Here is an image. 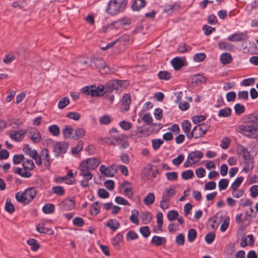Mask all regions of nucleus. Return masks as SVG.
<instances>
[{
	"mask_svg": "<svg viewBox=\"0 0 258 258\" xmlns=\"http://www.w3.org/2000/svg\"><path fill=\"white\" fill-rule=\"evenodd\" d=\"M128 37L127 36H123L121 38L119 39H117V40L112 41L109 43H108L105 47H102L101 49L103 50H107L111 47H112L117 41H121L122 40H128Z\"/></svg>",
	"mask_w": 258,
	"mask_h": 258,
	"instance_id": "4c0bfd02",
	"label": "nucleus"
},
{
	"mask_svg": "<svg viewBox=\"0 0 258 258\" xmlns=\"http://www.w3.org/2000/svg\"><path fill=\"white\" fill-rule=\"evenodd\" d=\"M36 230L39 233L44 234L47 233L50 231H51V230L48 228L44 227V224L43 223L38 224L36 226Z\"/></svg>",
	"mask_w": 258,
	"mask_h": 258,
	"instance_id": "79ce46f5",
	"label": "nucleus"
},
{
	"mask_svg": "<svg viewBox=\"0 0 258 258\" xmlns=\"http://www.w3.org/2000/svg\"><path fill=\"white\" fill-rule=\"evenodd\" d=\"M40 156L44 161V164L46 167H49L51 164V158L49 151L46 148L43 149L40 153Z\"/></svg>",
	"mask_w": 258,
	"mask_h": 258,
	"instance_id": "f3484780",
	"label": "nucleus"
},
{
	"mask_svg": "<svg viewBox=\"0 0 258 258\" xmlns=\"http://www.w3.org/2000/svg\"><path fill=\"white\" fill-rule=\"evenodd\" d=\"M26 170H24V171H23L22 168L19 167H14L13 168V171L15 173L23 177L29 178L31 176V173Z\"/></svg>",
	"mask_w": 258,
	"mask_h": 258,
	"instance_id": "bb28decb",
	"label": "nucleus"
},
{
	"mask_svg": "<svg viewBox=\"0 0 258 258\" xmlns=\"http://www.w3.org/2000/svg\"><path fill=\"white\" fill-rule=\"evenodd\" d=\"M66 116L74 120H78L81 117V114L76 112H70L67 114Z\"/></svg>",
	"mask_w": 258,
	"mask_h": 258,
	"instance_id": "5fc2aeb1",
	"label": "nucleus"
},
{
	"mask_svg": "<svg viewBox=\"0 0 258 258\" xmlns=\"http://www.w3.org/2000/svg\"><path fill=\"white\" fill-rule=\"evenodd\" d=\"M220 59L223 65H226L230 63L232 61L233 58L230 53H223L220 55Z\"/></svg>",
	"mask_w": 258,
	"mask_h": 258,
	"instance_id": "412c9836",
	"label": "nucleus"
},
{
	"mask_svg": "<svg viewBox=\"0 0 258 258\" xmlns=\"http://www.w3.org/2000/svg\"><path fill=\"white\" fill-rule=\"evenodd\" d=\"M166 242V238L158 236H154L151 240V243L156 246H160L165 244Z\"/></svg>",
	"mask_w": 258,
	"mask_h": 258,
	"instance_id": "a878e982",
	"label": "nucleus"
},
{
	"mask_svg": "<svg viewBox=\"0 0 258 258\" xmlns=\"http://www.w3.org/2000/svg\"><path fill=\"white\" fill-rule=\"evenodd\" d=\"M83 92L92 96H102L106 92L103 86L96 87L95 86H86L83 88Z\"/></svg>",
	"mask_w": 258,
	"mask_h": 258,
	"instance_id": "39448f33",
	"label": "nucleus"
},
{
	"mask_svg": "<svg viewBox=\"0 0 258 258\" xmlns=\"http://www.w3.org/2000/svg\"><path fill=\"white\" fill-rule=\"evenodd\" d=\"M75 134L72 137V139L79 140L82 138L85 135V131L82 127H78L74 130Z\"/></svg>",
	"mask_w": 258,
	"mask_h": 258,
	"instance_id": "c85d7f7f",
	"label": "nucleus"
},
{
	"mask_svg": "<svg viewBox=\"0 0 258 258\" xmlns=\"http://www.w3.org/2000/svg\"><path fill=\"white\" fill-rule=\"evenodd\" d=\"M178 216L179 214L178 212L173 210L169 211L167 215V219L170 221L175 220L178 218Z\"/></svg>",
	"mask_w": 258,
	"mask_h": 258,
	"instance_id": "a18cd8bd",
	"label": "nucleus"
},
{
	"mask_svg": "<svg viewBox=\"0 0 258 258\" xmlns=\"http://www.w3.org/2000/svg\"><path fill=\"white\" fill-rule=\"evenodd\" d=\"M5 209V210L9 213H12L15 211L14 205L11 202V201L9 199H7L6 201Z\"/></svg>",
	"mask_w": 258,
	"mask_h": 258,
	"instance_id": "3c124183",
	"label": "nucleus"
},
{
	"mask_svg": "<svg viewBox=\"0 0 258 258\" xmlns=\"http://www.w3.org/2000/svg\"><path fill=\"white\" fill-rule=\"evenodd\" d=\"M184 156L181 154L172 160V163L176 166L179 165L183 161Z\"/></svg>",
	"mask_w": 258,
	"mask_h": 258,
	"instance_id": "338daca9",
	"label": "nucleus"
},
{
	"mask_svg": "<svg viewBox=\"0 0 258 258\" xmlns=\"http://www.w3.org/2000/svg\"><path fill=\"white\" fill-rule=\"evenodd\" d=\"M158 77L160 80H169L171 78L170 73L167 71H160L158 73Z\"/></svg>",
	"mask_w": 258,
	"mask_h": 258,
	"instance_id": "ea45409f",
	"label": "nucleus"
},
{
	"mask_svg": "<svg viewBox=\"0 0 258 258\" xmlns=\"http://www.w3.org/2000/svg\"><path fill=\"white\" fill-rule=\"evenodd\" d=\"M70 101L68 98L64 97L60 99L58 103V107L59 109H63L69 104Z\"/></svg>",
	"mask_w": 258,
	"mask_h": 258,
	"instance_id": "8fccbe9b",
	"label": "nucleus"
},
{
	"mask_svg": "<svg viewBox=\"0 0 258 258\" xmlns=\"http://www.w3.org/2000/svg\"><path fill=\"white\" fill-rule=\"evenodd\" d=\"M100 161L97 158H89L81 163L91 170L95 169L99 164Z\"/></svg>",
	"mask_w": 258,
	"mask_h": 258,
	"instance_id": "4468645a",
	"label": "nucleus"
},
{
	"mask_svg": "<svg viewBox=\"0 0 258 258\" xmlns=\"http://www.w3.org/2000/svg\"><path fill=\"white\" fill-rule=\"evenodd\" d=\"M79 175L81 176L83 178L87 181L91 180L92 178V174L90 170L91 169L85 166V164H80L79 166Z\"/></svg>",
	"mask_w": 258,
	"mask_h": 258,
	"instance_id": "9b49d317",
	"label": "nucleus"
},
{
	"mask_svg": "<svg viewBox=\"0 0 258 258\" xmlns=\"http://www.w3.org/2000/svg\"><path fill=\"white\" fill-rule=\"evenodd\" d=\"M165 176L169 181L176 180L178 178V174L176 172H167L165 174Z\"/></svg>",
	"mask_w": 258,
	"mask_h": 258,
	"instance_id": "4d7b16f0",
	"label": "nucleus"
},
{
	"mask_svg": "<svg viewBox=\"0 0 258 258\" xmlns=\"http://www.w3.org/2000/svg\"><path fill=\"white\" fill-rule=\"evenodd\" d=\"M239 132L242 135L251 138L256 137L258 131V119L255 116L249 117L248 121L245 124L239 126Z\"/></svg>",
	"mask_w": 258,
	"mask_h": 258,
	"instance_id": "f257e3e1",
	"label": "nucleus"
},
{
	"mask_svg": "<svg viewBox=\"0 0 258 258\" xmlns=\"http://www.w3.org/2000/svg\"><path fill=\"white\" fill-rule=\"evenodd\" d=\"M69 145L64 142H56L54 143L53 152L56 158H58L66 153Z\"/></svg>",
	"mask_w": 258,
	"mask_h": 258,
	"instance_id": "423d86ee",
	"label": "nucleus"
},
{
	"mask_svg": "<svg viewBox=\"0 0 258 258\" xmlns=\"http://www.w3.org/2000/svg\"><path fill=\"white\" fill-rule=\"evenodd\" d=\"M123 188L124 195L128 198H133L134 196V192H133V185H130L127 187H123Z\"/></svg>",
	"mask_w": 258,
	"mask_h": 258,
	"instance_id": "49530a36",
	"label": "nucleus"
},
{
	"mask_svg": "<svg viewBox=\"0 0 258 258\" xmlns=\"http://www.w3.org/2000/svg\"><path fill=\"white\" fill-rule=\"evenodd\" d=\"M208 128L209 126L204 123L196 126L191 132L192 138L197 139L203 136L206 133Z\"/></svg>",
	"mask_w": 258,
	"mask_h": 258,
	"instance_id": "6e6552de",
	"label": "nucleus"
},
{
	"mask_svg": "<svg viewBox=\"0 0 258 258\" xmlns=\"http://www.w3.org/2000/svg\"><path fill=\"white\" fill-rule=\"evenodd\" d=\"M84 146V143L82 141H79L77 143V145L76 147L72 148V152L73 154H77L83 149Z\"/></svg>",
	"mask_w": 258,
	"mask_h": 258,
	"instance_id": "a19ab883",
	"label": "nucleus"
},
{
	"mask_svg": "<svg viewBox=\"0 0 258 258\" xmlns=\"http://www.w3.org/2000/svg\"><path fill=\"white\" fill-rule=\"evenodd\" d=\"M48 131L54 136H58L60 134V129L55 124L50 125L48 127Z\"/></svg>",
	"mask_w": 258,
	"mask_h": 258,
	"instance_id": "c03bdc74",
	"label": "nucleus"
},
{
	"mask_svg": "<svg viewBox=\"0 0 258 258\" xmlns=\"http://www.w3.org/2000/svg\"><path fill=\"white\" fill-rule=\"evenodd\" d=\"M194 175V172L191 170H187L182 172L181 176L184 180H188L191 178Z\"/></svg>",
	"mask_w": 258,
	"mask_h": 258,
	"instance_id": "864d4df0",
	"label": "nucleus"
},
{
	"mask_svg": "<svg viewBox=\"0 0 258 258\" xmlns=\"http://www.w3.org/2000/svg\"><path fill=\"white\" fill-rule=\"evenodd\" d=\"M157 218V223L158 227L159 228V229L161 231L162 228V225L163 223V214L161 212L158 213L156 216Z\"/></svg>",
	"mask_w": 258,
	"mask_h": 258,
	"instance_id": "680f3d73",
	"label": "nucleus"
},
{
	"mask_svg": "<svg viewBox=\"0 0 258 258\" xmlns=\"http://www.w3.org/2000/svg\"><path fill=\"white\" fill-rule=\"evenodd\" d=\"M191 48L190 46L184 43H180L177 48L178 52L180 53H185L190 51Z\"/></svg>",
	"mask_w": 258,
	"mask_h": 258,
	"instance_id": "72a5a7b5",
	"label": "nucleus"
},
{
	"mask_svg": "<svg viewBox=\"0 0 258 258\" xmlns=\"http://www.w3.org/2000/svg\"><path fill=\"white\" fill-rule=\"evenodd\" d=\"M215 238V233L213 232H210L205 236V240L208 244H210L214 240Z\"/></svg>",
	"mask_w": 258,
	"mask_h": 258,
	"instance_id": "774afa93",
	"label": "nucleus"
},
{
	"mask_svg": "<svg viewBox=\"0 0 258 258\" xmlns=\"http://www.w3.org/2000/svg\"><path fill=\"white\" fill-rule=\"evenodd\" d=\"M228 185V181L227 179H222L219 181L218 186L220 190L225 189Z\"/></svg>",
	"mask_w": 258,
	"mask_h": 258,
	"instance_id": "13d9d810",
	"label": "nucleus"
},
{
	"mask_svg": "<svg viewBox=\"0 0 258 258\" xmlns=\"http://www.w3.org/2000/svg\"><path fill=\"white\" fill-rule=\"evenodd\" d=\"M60 205L63 210H71L75 207V203L73 200L67 199L61 202Z\"/></svg>",
	"mask_w": 258,
	"mask_h": 258,
	"instance_id": "6ab92c4d",
	"label": "nucleus"
},
{
	"mask_svg": "<svg viewBox=\"0 0 258 258\" xmlns=\"http://www.w3.org/2000/svg\"><path fill=\"white\" fill-rule=\"evenodd\" d=\"M109 87L112 90H118L119 86H121V81L114 80L110 82L108 84Z\"/></svg>",
	"mask_w": 258,
	"mask_h": 258,
	"instance_id": "09e8293b",
	"label": "nucleus"
},
{
	"mask_svg": "<svg viewBox=\"0 0 258 258\" xmlns=\"http://www.w3.org/2000/svg\"><path fill=\"white\" fill-rule=\"evenodd\" d=\"M106 226L109 227L112 231H115L118 228L120 224L116 219H109L107 222Z\"/></svg>",
	"mask_w": 258,
	"mask_h": 258,
	"instance_id": "cd10ccee",
	"label": "nucleus"
},
{
	"mask_svg": "<svg viewBox=\"0 0 258 258\" xmlns=\"http://www.w3.org/2000/svg\"><path fill=\"white\" fill-rule=\"evenodd\" d=\"M52 190L53 193L58 196H62L64 194L63 188L60 186H54L52 187Z\"/></svg>",
	"mask_w": 258,
	"mask_h": 258,
	"instance_id": "bf43d9fd",
	"label": "nucleus"
},
{
	"mask_svg": "<svg viewBox=\"0 0 258 258\" xmlns=\"http://www.w3.org/2000/svg\"><path fill=\"white\" fill-rule=\"evenodd\" d=\"M138 234L134 231H130L126 235V238L127 241L134 240L138 238Z\"/></svg>",
	"mask_w": 258,
	"mask_h": 258,
	"instance_id": "0e129e2a",
	"label": "nucleus"
},
{
	"mask_svg": "<svg viewBox=\"0 0 258 258\" xmlns=\"http://www.w3.org/2000/svg\"><path fill=\"white\" fill-rule=\"evenodd\" d=\"M117 166L111 165L106 167L104 165H101L99 167L100 172L107 177H113L117 172Z\"/></svg>",
	"mask_w": 258,
	"mask_h": 258,
	"instance_id": "9d476101",
	"label": "nucleus"
},
{
	"mask_svg": "<svg viewBox=\"0 0 258 258\" xmlns=\"http://www.w3.org/2000/svg\"><path fill=\"white\" fill-rule=\"evenodd\" d=\"M140 232L144 237H148L150 234V231L148 226L141 227Z\"/></svg>",
	"mask_w": 258,
	"mask_h": 258,
	"instance_id": "69168bd1",
	"label": "nucleus"
},
{
	"mask_svg": "<svg viewBox=\"0 0 258 258\" xmlns=\"http://www.w3.org/2000/svg\"><path fill=\"white\" fill-rule=\"evenodd\" d=\"M90 65L92 68H96L100 71L102 70L103 71V73H107L110 71L109 68L106 66L105 62L101 57L92 59L91 61Z\"/></svg>",
	"mask_w": 258,
	"mask_h": 258,
	"instance_id": "0eeeda50",
	"label": "nucleus"
},
{
	"mask_svg": "<svg viewBox=\"0 0 258 258\" xmlns=\"http://www.w3.org/2000/svg\"><path fill=\"white\" fill-rule=\"evenodd\" d=\"M140 218L143 221L144 224H148L152 220V215L150 212L146 211V212H142L140 213Z\"/></svg>",
	"mask_w": 258,
	"mask_h": 258,
	"instance_id": "393cba45",
	"label": "nucleus"
},
{
	"mask_svg": "<svg viewBox=\"0 0 258 258\" xmlns=\"http://www.w3.org/2000/svg\"><path fill=\"white\" fill-rule=\"evenodd\" d=\"M243 180V177L242 176L237 177L231 185V188L232 190H237L242 182Z\"/></svg>",
	"mask_w": 258,
	"mask_h": 258,
	"instance_id": "e433bc0d",
	"label": "nucleus"
},
{
	"mask_svg": "<svg viewBox=\"0 0 258 258\" xmlns=\"http://www.w3.org/2000/svg\"><path fill=\"white\" fill-rule=\"evenodd\" d=\"M155 197L153 193H149L144 199V203L147 206L152 204L155 201Z\"/></svg>",
	"mask_w": 258,
	"mask_h": 258,
	"instance_id": "7c9ffc66",
	"label": "nucleus"
},
{
	"mask_svg": "<svg viewBox=\"0 0 258 258\" xmlns=\"http://www.w3.org/2000/svg\"><path fill=\"white\" fill-rule=\"evenodd\" d=\"M172 64L175 70H179L184 66L183 61L179 57H176L171 60Z\"/></svg>",
	"mask_w": 258,
	"mask_h": 258,
	"instance_id": "5701e85b",
	"label": "nucleus"
},
{
	"mask_svg": "<svg viewBox=\"0 0 258 258\" xmlns=\"http://www.w3.org/2000/svg\"><path fill=\"white\" fill-rule=\"evenodd\" d=\"M27 243L31 246V249L33 251L37 250L40 247L39 243L34 239H28Z\"/></svg>",
	"mask_w": 258,
	"mask_h": 258,
	"instance_id": "f704fd0d",
	"label": "nucleus"
},
{
	"mask_svg": "<svg viewBox=\"0 0 258 258\" xmlns=\"http://www.w3.org/2000/svg\"><path fill=\"white\" fill-rule=\"evenodd\" d=\"M197 231L194 229H190L187 233V239L189 242H192L195 240L197 237Z\"/></svg>",
	"mask_w": 258,
	"mask_h": 258,
	"instance_id": "de8ad7c7",
	"label": "nucleus"
},
{
	"mask_svg": "<svg viewBox=\"0 0 258 258\" xmlns=\"http://www.w3.org/2000/svg\"><path fill=\"white\" fill-rule=\"evenodd\" d=\"M206 78L201 75H196L191 78V82L192 84H200L205 83Z\"/></svg>",
	"mask_w": 258,
	"mask_h": 258,
	"instance_id": "4be33fe9",
	"label": "nucleus"
},
{
	"mask_svg": "<svg viewBox=\"0 0 258 258\" xmlns=\"http://www.w3.org/2000/svg\"><path fill=\"white\" fill-rule=\"evenodd\" d=\"M100 207L98 202H95L94 203L90 209V213L92 215L96 216L99 214L100 212Z\"/></svg>",
	"mask_w": 258,
	"mask_h": 258,
	"instance_id": "473e14b6",
	"label": "nucleus"
},
{
	"mask_svg": "<svg viewBox=\"0 0 258 258\" xmlns=\"http://www.w3.org/2000/svg\"><path fill=\"white\" fill-rule=\"evenodd\" d=\"M122 239L123 235L121 233H118L112 240V244L114 246H117L121 242Z\"/></svg>",
	"mask_w": 258,
	"mask_h": 258,
	"instance_id": "6e6d98bb",
	"label": "nucleus"
},
{
	"mask_svg": "<svg viewBox=\"0 0 258 258\" xmlns=\"http://www.w3.org/2000/svg\"><path fill=\"white\" fill-rule=\"evenodd\" d=\"M42 210L45 214H51L54 210V206L50 204H46L43 207Z\"/></svg>",
	"mask_w": 258,
	"mask_h": 258,
	"instance_id": "37998d69",
	"label": "nucleus"
},
{
	"mask_svg": "<svg viewBox=\"0 0 258 258\" xmlns=\"http://www.w3.org/2000/svg\"><path fill=\"white\" fill-rule=\"evenodd\" d=\"M36 195L35 188L31 187L27 188L24 191L17 192L15 198L18 202L25 205L30 203L35 198Z\"/></svg>",
	"mask_w": 258,
	"mask_h": 258,
	"instance_id": "7ed1b4c3",
	"label": "nucleus"
},
{
	"mask_svg": "<svg viewBox=\"0 0 258 258\" xmlns=\"http://www.w3.org/2000/svg\"><path fill=\"white\" fill-rule=\"evenodd\" d=\"M22 166L24 170H32L35 167L34 163L32 160L27 159L24 161Z\"/></svg>",
	"mask_w": 258,
	"mask_h": 258,
	"instance_id": "2f4dec72",
	"label": "nucleus"
},
{
	"mask_svg": "<svg viewBox=\"0 0 258 258\" xmlns=\"http://www.w3.org/2000/svg\"><path fill=\"white\" fill-rule=\"evenodd\" d=\"M146 5L145 0H135L132 7L134 11H138L144 8Z\"/></svg>",
	"mask_w": 258,
	"mask_h": 258,
	"instance_id": "b1692460",
	"label": "nucleus"
},
{
	"mask_svg": "<svg viewBox=\"0 0 258 258\" xmlns=\"http://www.w3.org/2000/svg\"><path fill=\"white\" fill-rule=\"evenodd\" d=\"M26 133V131L24 130H20L18 131H13L10 133L11 138L17 142L22 141Z\"/></svg>",
	"mask_w": 258,
	"mask_h": 258,
	"instance_id": "f8f14e48",
	"label": "nucleus"
},
{
	"mask_svg": "<svg viewBox=\"0 0 258 258\" xmlns=\"http://www.w3.org/2000/svg\"><path fill=\"white\" fill-rule=\"evenodd\" d=\"M139 215V211L136 209H134L132 211V215L130 217V220L136 224H138L139 221L138 219V216Z\"/></svg>",
	"mask_w": 258,
	"mask_h": 258,
	"instance_id": "c9c22d12",
	"label": "nucleus"
},
{
	"mask_svg": "<svg viewBox=\"0 0 258 258\" xmlns=\"http://www.w3.org/2000/svg\"><path fill=\"white\" fill-rule=\"evenodd\" d=\"M231 113V110L229 107H226L224 109H221L218 112V116L219 117H226L229 116Z\"/></svg>",
	"mask_w": 258,
	"mask_h": 258,
	"instance_id": "58836bf2",
	"label": "nucleus"
},
{
	"mask_svg": "<svg viewBox=\"0 0 258 258\" xmlns=\"http://www.w3.org/2000/svg\"><path fill=\"white\" fill-rule=\"evenodd\" d=\"M122 135L117 136H112L105 139V142L109 145L115 146L120 144L122 142Z\"/></svg>",
	"mask_w": 258,
	"mask_h": 258,
	"instance_id": "ddd939ff",
	"label": "nucleus"
},
{
	"mask_svg": "<svg viewBox=\"0 0 258 258\" xmlns=\"http://www.w3.org/2000/svg\"><path fill=\"white\" fill-rule=\"evenodd\" d=\"M203 157V154L200 151L191 152L187 156L188 159H190L194 164L198 162Z\"/></svg>",
	"mask_w": 258,
	"mask_h": 258,
	"instance_id": "a211bd4d",
	"label": "nucleus"
},
{
	"mask_svg": "<svg viewBox=\"0 0 258 258\" xmlns=\"http://www.w3.org/2000/svg\"><path fill=\"white\" fill-rule=\"evenodd\" d=\"M176 191L172 187L165 189L163 193L160 206L163 210H165L169 207V202L172 198L175 195Z\"/></svg>",
	"mask_w": 258,
	"mask_h": 258,
	"instance_id": "20e7f679",
	"label": "nucleus"
},
{
	"mask_svg": "<svg viewBox=\"0 0 258 258\" xmlns=\"http://www.w3.org/2000/svg\"><path fill=\"white\" fill-rule=\"evenodd\" d=\"M234 110L235 113L237 115H240L243 113L245 111V107L244 105L239 103H237L234 105Z\"/></svg>",
	"mask_w": 258,
	"mask_h": 258,
	"instance_id": "603ef678",
	"label": "nucleus"
},
{
	"mask_svg": "<svg viewBox=\"0 0 258 258\" xmlns=\"http://www.w3.org/2000/svg\"><path fill=\"white\" fill-rule=\"evenodd\" d=\"M131 103V96L130 94H124L122 99L121 106V111L126 112L128 110Z\"/></svg>",
	"mask_w": 258,
	"mask_h": 258,
	"instance_id": "dca6fc26",
	"label": "nucleus"
},
{
	"mask_svg": "<svg viewBox=\"0 0 258 258\" xmlns=\"http://www.w3.org/2000/svg\"><path fill=\"white\" fill-rule=\"evenodd\" d=\"M152 146L154 150H158L163 144V141L161 139H154L152 142Z\"/></svg>",
	"mask_w": 258,
	"mask_h": 258,
	"instance_id": "e2e57ef3",
	"label": "nucleus"
},
{
	"mask_svg": "<svg viewBox=\"0 0 258 258\" xmlns=\"http://www.w3.org/2000/svg\"><path fill=\"white\" fill-rule=\"evenodd\" d=\"M218 47L221 50H229L231 49V45L225 42H221L218 43Z\"/></svg>",
	"mask_w": 258,
	"mask_h": 258,
	"instance_id": "052dcab7",
	"label": "nucleus"
},
{
	"mask_svg": "<svg viewBox=\"0 0 258 258\" xmlns=\"http://www.w3.org/2000/svg\"><path fill=\"white\" fill-rule=\"evenodd\" d=\"M127 0H110L106 8V12L110 15H115L122 12L126 7Z\"/></svg>",
	"mask_w": 258,
	"mask_h": 258,
	"instance_id": "f03ea898",
	"label": "nucleus"
},
{
	"mask_svg": "<svg viewBox=\"0 0 258 258\" xmlns=\"http://www.w3.org/2000/svg\"><path fill=\"white\" fill-rule=\"evenodd\" d=\"M182 128L188 139L192 138L191 132H190L191 123L188 120H184L182 123Z\"/></svg>",
	"mask_w": 258,
	"mask_h": 258,
	"instance_id": "aec40b11",
	"label": "nucleus"
},
{
	"mask_svg": "<svg viewBox=\"0 0 258 258\" xmlns=\"http://www.w3.org/2000/svg\"><path fill=\"white\" fill-rule=\"evenodd\" d=\"M248 39L247 31L236 32L227 37V40L231 42H239L246 41Z\"/></svg>",
	"mask_w": 258,
	"mask_h": 258,
	"instance_id": "1a4fd4ad",
	"label": "nucleus"
},
{
	"mask_svg": "<svg viewBox=\"0 0 258 258\" xmlns=\"http://www.w3.org/2000/svg\"><path fill=\"white\" fill-rule=\"evenodd\" d=\"M73 129L70 125H66L62 130V133L65 139L70 138L73 133Z\"/></svg>",
	"mask_w": 258,
	"mask_h": 258,
	"instance_id": "c756f323",
	"label": "nucleus"
},
{
	"mask_svg": "<svg viewBox=\"0 0 258 258\" xmlns=\"http://www.w3.org/2000/svg\"><path fill=\"white\" fill-rule=\"evenodd\" d=\"M29 138L34 143L40 142L41 139V135L39 131L35 128L32 127L29 130Z\"/></svg>",
	"mask_w": 258,
	"mask_h": 258,
	"instance_id": "2eb2a0df",
	"label": "nucleus"
}]
</instances>
